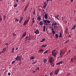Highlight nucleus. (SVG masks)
Wrapping results in <instances>:
<instances>
[{
	"mask_svg": "<svg viewBox=\"0 0 76 76\" xmlns=\"http://www.w3.org/2000/svg\"><path fill=\"white\" fill-rule=\"evenodd\" d=\"M39 68H38V67H37V68L36 69V72H37V70H39Z\"/></svg>",
	"mask_w": 76,
	"mask_h": 76,
	"instance_id": "obj_31",
	"label": "nucleus"
},
{
	"mask_svg": "<svg viewBox=\"0 0 76 76\" xmlns=\"http://www.w3.org/2000/svg\"><path fill=\"white\" fill-rule=\"evenodd\" d=\"M71 61L72 62H73V58H71Z\"/></svg>",
	"mask_w": 76,
	"mask_h": 76,
	"instance_id": "obj_38",
	"label": "nucleus"
},
{
	"mask_svg": "<svg viewBox=\"0 0 76 76\" xmlns=\"http://www.w3.org/2000/svg\"><path fill=\"white\" fill-rule=\"evenodd\" d=\"M57 54H58V52H57V51H56L54 53L52 54V55L53 56H54L55 57H56V55H57Z\"/></svg>",
	"mask_w": 76,
	"mask_h": 76,
	"instance_id": "obj_4",
	"label": "nucleus"
},
{
	"mask_svg": "<svg viewBox=\"0 0 76 76\" xmlns=\"http://www.w3.org/2000/svg\"><path fill=\"white\" fill-rule=\"evenodd\" d=\"M15 60H20V58H19V56H17L16 58H15Z\"/></svg>",
	"mask_w": 76,
	"mask_h": 76,
	"instance_id": "obj_13",
	"label": "nucleus"
},
{
	"mask_svg": "<svg viewBox=\"0 0 76 76\" xmlns=\"http://www.w3.org/2000/svg\"><path fill=\"white\" fill-rule=\"evenodd\" d=\"M42 47H44V45H42Z\"/></svg>",
	"mask_w": 76,
	"mask_h": 76,
	"instance_id": "obj_55",
	"label": "nucleus"
},
{
	"mask_svg": "<svg viewBox=\"0 0 76 76\" xmlns=\"http://www.w3.org/2000/svg\"><path fill=\"white\" fill-rule=\"evenodd\" d=\"M8 76H10V73L9 72L8 73Z\"/></svg>",
	"mask_w": 76,
	"mask_h": 76,
	"instance_id": "obj_45",
	"label": "nucleus"
},
{
	"mask_svg": "<svg viewBox=\"0 0 76 76\" xmlns=\"http://www.w3.org/2000/svg\"><path fill=\"white\" fill-rule=\"evenodd\" d=\"M75 28H76V26L74 25V26L73 27L72 29L73 30V29H75Z\"/></svg>",
	"mask_w": 76,
	"mask_h": 76,
	"instance_id": "obj_25",
	"label": "nucleus"
},
{
	"mask_svg": "<svg viewBox=\"0 0 76 76\" xmlns=\"http://www.w3.org/2000/svg\"><path fill=\"white\" fill-rule=\"evenodd\" d=\"M54 25H56V26H57V22H55V23L54 24Z\"/></svg>",
	"mask_w": 76,
	"mask_h": 76,
	"instance_id": "obj_36",
	"label": "nucleus"
},
{
	"mask_svg": "<svg viewBox=\"0 0 76 76\" xmlns=\"http://www.w3.org/2000/svg\"><path fill=\"white\" fill-rule=\"evenodd\" d=\"M61 19H62V20H64V18L63 17H62V18H61Z\"/></svg>",
	"mask_w": 76,
	"mask_h": 76,
	"instance_id": "obj_52",
	"label": "nucleus"
},
{
	"mask_svg": "<svg viewBox=\"0 0 76 76\" xmlns=\"http://www.w3.org/2000/svg\"><path fill=\"white\" fill-rule=\"evenodd\" d=\"M15 62V61H12V64H13V63H14Z\"/></svg>",
	"mask_w": 76,
	"mask_h": 76,
	"instance_id": "obj_43",
	"label": "nucleus"
},
{
	"mask_svg": "<svg viewBox=\"0 0 76 76\" xmlns=\"http://www.w3.org/2000/svg\"><path fill=\"white\" fill-rule=\"evenodd\" d=\"M52 31H54L53 30V29H54L53 28H52Z\"/></svg>",
	"mask_w": 76,
	"mask_h": 76,
	"instance_id": "obj_61",
	"label": "nucleus"
},
{
	"mask_svg": "<svg viewBox=\"0 0 76 76\" xmlns=\"http://www.w3.org/2000/svg\"><path fill=\"white\" fill-rule=\"evenodd\" d=\"M52 32L53 34H54H54H56V32H55V31H52Z\"/></svg>",
	"mask_w": 76,
	"mask_h": 76,
	"instance_id": "obj_33",
	"label": "nucleus"
},
{
	"mask_svg": "<svg viewBox=\"0 0 76 76\" xmlns=\"http://www.w3.org/2000/svg\"><path fill=\"white\" fill-rule=\"evenodd\" d=\"M14 49H15V48H13L12 49V51H14Z\"/></svg>",
	"mask_w": 76,
	"mask_h": 76,
	"instance_id": "obj_47",
	"label": "nucleus"
},
{
	"mask_svg": "<svg viewBox=\"0 0 76 76\" xmlns=\"http://www.w3.org/2000/svg\"><path fill=\"white\" fill-rule=\"evenodd\" d=\"M44 45V47H47V45Z\"/></svg>",
	"mask_w": 76,
	"mask_h": 76,
	"instance_id": "obj_56",
	"label": "nucleus"
},
{
	"mask_svg": "<svg viewBox=\"0 0 76 76\" xmlns=\"http://www.w3.org/2000/svg\"><path fill=\"white\" fill-rule=\"evenodd\" d=\"M50 66H51L52 67H54L55 65V64H54V63L53 62H51V63H50Z\"/></svg>",
	"mask_w": 76,
	"mask_h": 76,
	"instance_id": "obj_9",
	"label": "nucleus"
},
{
	"mask_svg": "<svg viewBox=\"0 0 76 76\" xmlns=\"http://www.w3.org/2000/svg\"><path fill=\"white\" fill-rule=\"evenodd\" d=\"M53 57H51L49 59V63H51L52 62H53Z\"/></svg>",
	"mask_w": 76,
	"mask_h": 76,
	"instance_id": "obj_7",
	"label": "nucleus"
},
{
	"mask_svg": "<svg viewBox=\"0 0 76 76\" xmlns=\"http://www.w3.org/2000/svg\"><path fill=\"white\" fill-rule=\"evenodd\" d=\"M32 20H34V17H33V18H32Z\"/></svg>",
	"mask_w": 76,
	"mask_h": 76,
	"instance_id": "obj_57",
	"label": "nucleus"
},
{
	"mask_svg": "<svg viewBox=\"0 0 76 76\" xmlns=\"http://www.w3.org/2000/svg\"><path fill=\"white\" fill-rule=\"evenodd\" d=\"M44 51V50L42 49H39V53H43Z\"/></svg>",
	"mask_w": 76,
	"mask_h": 76,
	"instance_id": "obj_8",
	"label": "nucleus"
},
{
	"mask_svg": "<svg viewBox=\"0 0 76 76\" xmlns=\"http://www.w3.org/2000/svg\"><path fill=\"white\" fill-rule=\"evenodd\" d=\"M48 1H53V0H46V1L47 3H48Z\"/></svg>",
	"mask_w": 76,
	"mask_h": 76,
	"instance_id": "obj_37",
	"label": "nucleus"
},
{
	"mask_svg": "<svg viewBox=\"0 0 76 76\" xmlns=\"http://www.w3.org/2000/svg\"><path fill=\"white\" fill-rule=\"evenodd\" d=\"M37 19V20H39V21L41 20V16L39 15Z\"/></svg>",
	"mask_w": 76,
	"mask_h": 76,
	"instance_id": "obj_10",
	"label": "nucleus"
},
{
	"mask_svg": "<svg viewBox=\"0 0 76 76\" xmlns=\"http://www.w3.org/2000/svg\"><path fill=\"white\" fill-rule=\"evenodd\" d=\"M68 32V31H66V34H67V33Z\"/></svg>",
	"mask_w": 76,
	"mask_h": 76,
	"instance_id": "obj_60",
	"label": "nucleus"
},
{
	"mask_svg": "<svg viewBox=\"0 0 76 76\" xmlns=\"http://www.w3.org/2000/svg\"><path fill=\"white\" fill-rule=\"evenodd\" d=\"M71 51V50H69L68 51V53H70V52Z\"/></svg>",
	"mask_w": 76,
	"mask_h": 76,
	"instance_id": "obj_54",
	"label": "nucleus"
},
{
	"mask_svg": "<svg viewBox=\"0 0 76 76\" xmlns=\"http://www.w3.org/2000/svg\"><path fill=\"white\" fill-rule=\"evenodd\" d=\"M0 21H2V18H1V17H0Z\"/></svg>",
	"mask_w": 76,
	"mask_h": 76,
	"instance_id": "obj_35",
	"label": "nucleus"
},
{
	"mask_svg": "<svg viewBox=\"0 0 76 76\" xmlns=\"http://www.w3.org/2000/svg\"><path fill=\"white\" fill-rule=\"evenodd\" d=\"M59 72V69H58L55 70V75H58V73Z\"/></svg>",
	"mask_w": 76,
	"mask_h": 76,
	"instance_id": "obj_5",
	"label": "nucleus"
},
{
	"mask_svg": "<svg viewBox=\"0 0 76 76\" xmlns=\"http://www.w3.org/2000/svg\"><path fill=\"white\" fill-rule=\"evenodd\" d=\"M28 6H26L25 8L24 9V11L25 12V11H26V10H27V9H28Z\"/></svg>",
	"mask_w": 76,
	"mask_h": 76,
	"instance_id": "obj_15",
	"label": "nucleus"
},
{
	"mask_svg": "<svg viewBox=\"0 0 76 76\" xmlns=\"http://www.w3.org/2000/svg\"><path fill=\"white\" fill-rule=\"evenodd\" d=\"M37 62V61H35V62H33L32 64H35V63H36Z\"/></svg>",
	"mask_w": 76,
	"mask_h": 76,
	"instance_id": "obj_48",
	"label": "nucleus"
},
{
	"mask_svg": "<svg viewBox=\"0 0 76 76\" xmlns=\"http://www.w3.org/2000/svg\"><path fill=\"white\" fill-rule=\"evenodd\" d=\"M59 15H56L55 16V18H56L58 20H59V19H58V17H59Z\"/></svg>",
	"mask_w": 76,
	"mask_h": 76,
	"instance_id": "obj_20",
	"label": "nucleus"
},
{
	"mask_svg": "<svg viewBox=\"0 0 76 76\" xmlns=\"http://www.w3.org/2000/svg\"><path fill=\"white\" fill-rule=\"evenodd\" d=\"M48 50H47L45 52H44V54H47V53H48Z\"/></svg>",
	"mask_w": 76,
	"mask_h": 76,
	"instance_id": "obj_27",
	"label": "nucleus"
},
{
	"mask_svg": "<svg viewBox=\"0 0 76 76\" xmlns=\"http://www.w3.org/2000/svg\"><path fill=\"white\" fill-rule=\"evenodd\" d=\"M39 24L40 25H43V22H42V21H41L40 22H39Z\"/></svg>",
	"mask_w": 76,
	"mask_h": 76,
	"instance_id": "obj_19",
	"label": "nucleus"
},
{
	"mask_svg": "<svg viewBox=\"0 0 76 76\" xmlns=\"http://www.w3.org/2000/svg\"><path fill=\"white\" fill-rule=\"evenodd\" d=\"M67 42H67V41H66L65 42V43L66 44V43H67Z\"/></svg>",
	"mask_w": 76,
	"mask_h": 76,
	"instance_id": "obj_63",
	"label": "nucleus"
},
{
	"mask_svg": "<svg viewBox=\"0 0 76 76\" xmlns=\"http://www.w3.org/2000/svg\"><path fill=\"white\" fill-rule=\"evenodd\" d=\"M34 57L33 56H31L30 58V60H32V59H34Z\"/></svg>",
	"mask_w": 76,
	"mask_h": 76,
	"instance_id": "obj_30",
	"label": "nucleus"
},
{
	"mask_svg": "<svg viewBox=\"0 0 76 76\" xmlns=\"http://www.w3.org/2000/svg\"><path fill=\"white\" fill-rule=\"evenodd\" d=\"M50 76H51V75H53V73H52V72H50Z\"/></svg>",
	"mask_w": 76,
	"mask_h": 76,
	"instance_id": "obj_39",
	"label": "nucleus"
},
{
	"mask_svg": "<svg viewBox=\"0 0 76 76\" xmlns=\"http://www.w3.org/2000/svg\"><path fill=\"white\" fill-rule=\"evenodd\" d=\"M8 45V43H7L6 44V45Z\"/></svg>",
	"mask_w": 76,
	"mask_h": 76,
	"instance_id": "obj_62",
	"label": "nucleus"
},
{
	"mask_svg": "<svg viewBox=\"0 0 76 76\" xmlns=\"http://www.w3.org/2000/svg\"><path fill=\"white\" fill-rule=\"evenodd\" d=\"M33 15H35V11H34L33 12Z\"/></svg>",
	"mask_w": 76,
	"mask_h": 76,
	"instance_id": "obj_34",
	"label": "nucleus"
},
{
	"mask_svg": "<svg viewBox=\"0 0 76 76\" xmlns=\"http://www.w3.org/2000/svg\"><path fill=\"white\" fill-rule=\"evenodd\" d=\"M55 37L57 38H58V35L57 34H55Z\"/></svg>",
	"mask_w": 76,
	"mask_h": 76,
	"instance_id": "obj_28",
	"label": "nucleus"
},
{
	"mask_svg": "<svg viewBox=\"0 0 76 76\" xmlns=\"http://www.w3.org/2000/svg\"><path fill=\"white\" fill-rule=\"evenodd\" d=\"M58 64L60 65V62H58L56 64V65H58Z\"/></svg>",
	"mask_w": 76,
	"mask_h": 76,
	"instance_id": "obj_44",
	"label": "nucleus"
},
{
	"mask_svg": "<svg viewBox=\"0 0 76 76\" xmlns=\"http://www.w3.org/2000/svg\"><path fill=\"white\" fill-rule=\"evenodd\" d=\"M32 23H35V21L34 20H32Z\"/></svg>",
	"mask_w": 76,
	"mask_h": 76,
	"instance_id": "obj_49",
	"label": "nucleus"
},
{
	"mask_svg": "<svg viewBox=\"0 0 76 76\" xmlns=\"http://www.w3.org/2000/svg\"><path fill=\"white\" fill-rule=\"evenodd\" d=\"M33 73H35V71H33Z\"/></svg>",
	"mask_w": 76,
	"mask_h": 76,
	"instance_id": "obj_64",
	"label": "nucleus"
},
{
	"mask_svg": "<svg viewBox=\"0 0 76 76\" xmlns=\"http://www.w3.org/2000/svg\"><path fill=\"white\" fill-rule=\"evenodd\" d=\"M18 48H15V50H18Z\"/></svg>",
	"mask_w": 76,
	"mask_h": 76,
	"instance_id": "obj_53",
	"label": "nucleus"
},
{
	"mask_svg": "<svg viewBox=\"0 0 76 76\" xmlns=\"http://www.w3.org/2000/svg\"><path fill=\"white\" fill-rule=\"evenodd\" d=\"M66 32H68V27H67L66 29Z\"/></svg>",
	"mask_w": 76,
	"mask_h": 76,
	"instance_id": "obj_32",
	"label": "nucleus"
},
{
	"mask_svg": "<svg viewBox=\"0 0 76 76\" xmlns=\"http://www.w3.org/2000/svg\"><path fill=\"white\" fill-rule=\"evenodd\" d=\"M14 7H17V6H18V4H15L14 5H13Z\"/></svg>",
	"mask_w": 76,
	"mask_h": 76,
	"instance_id": "obj_26",
	"label": "nucleus"
},
{
	"mask_svg": "<svg viewBox=\"0 0 76 76\" xmlns=\"http://www.w3.org/2000/svg\"><path fill=\"white\" fill-rule=\"evenodd\" d=\"M37 31H35V34H39V30H36Z\"/></svg>",
	"mask_w": 76,
	"mask_h": 76,
	"instance_id": "obj_12",
	"label": "nucleus"
},
{
	"mask_svg": "<svg viewBox=\"0 0 76 76\" xmlns=\"http://www.w3.org/2000/svg\"><path fill=\"white\" fill-rule=\"evenodd\" d=\"M15 22H18L19 21V19H16L15 20Z\"/></svg>",
	"mask_w": 76,
	"mask_h": 76,
	"instance_id": "obj_41",
	"label": "nucleus"
},
{
	"mask_svg": "<svg viewBox=\"0 0 76 76\" xmlns=\"http://www.w3.org/2000/svg\"><path fill=\"white\" fill-rule=\"evenodd\" d=\"M62 51H61L59 53V54L60 56H61L62 55Z\"/></svg>",
	"mask_w": 76,
	"mask_h": 76,
	"instance_id": "obj_29",
	"label": "nucleus"
},
{
	"mask_svg": "<svg viewBox=\"0 0 76 76\" xmlns=\"http://www.w3.org/2000/svg\"><path fill=\"white\" fill-rule=\"evenodd\" d=\"M6 48H4L3 49L2 51L1 52V53H4L6 51Z\"/></svg>",
	"mask_w": 76,
	"mask_h": 76,
	"instance_id": "obj_14",
	"label": "nucleus"
},
{
	"mask_svg": "<svg viewBox=\"0 0 76 76\" xmlns=\"http://www.w3.org/2000/svg\"><path fill=\"white\" fill-rule=\"evenodd\" d=\"M45 41V39H43L42 40H41L40 42H44V41Z\"/></svg>",
	"mask_w": 76,
	"mask_h": 76,
	"instance_id": "obj_23",
	"label": "nucleus"
},
{
	"mask_svg": "<svg viewBox=\"0 0 76 76\" xmlns=\"http://www.w3.org/2000/svg\"><path fill=\"white\" fill-rule=\"evenodd\" d=\"M56 49H54V50L52 51V52L51 53L53 54L54 53L55 51H56Z\"/></svg>",
	"mask_w": 76,
	"mask_h": 76,
	"instance_id": "obj_24",
	"label": "nucleus"
},
{
	"mask_svg": "<svg viewBox=\"0 0 76 76\" xmlns=\"http://www.w3.org/2000/svg\"><path fill=\"white\" fill-rule=\"evenodd\" d=\"M43 22H44V24L45 26H47L48 25V23L50 24V23H51V21H49L47 20H44Z\"/></svg>",
	"mask_w": 76,
	"mask_h": 76,
	"instance_id": "obj_1",
	"label": "nucleus"
},
{
	"mask_svg": "<svg viewBox=\"0 0 76 76\" xmlns=\"http://www.w3.org/2000/svg\"><path fill=\"white\" fill-rule=\"evenodd\" d=\"M24 0H22V2H23V3H24L25 2V1H24Z\"/></svg>",
	"mask_w": 76,
	"mask_h": 76,
	"instance_id": "obj_58",
	"label": "nucleus"
},
{
	"mask_svg": "<svg viewBox=\"0 0 76 76\" xmlns=\"http://www.w3.org/2000/svg\"><path fill=\"white\" fill-rule=\"evenodd\" d=\"M73 0H70V1L71 2V3H73Z\"/></svg>",
	"mask_w": 76,
	"mask_h": 76,
	"instance_id": "obj_50",
	"label": "nucleus"
},
{
	"mask_svg": "<svg viewBox=\"0 0 76 76\" xmlns=\"http://www.w3.org/2000/svg\"><path fill=\"white\" fill-rule=\"evenodd\" d=\"M45 18L46 19H48V14H45L44 16Z\"/></svg>",
	"mask_w": 76,
	"mask_h": 76,
	"instance_id": "obj_11",
	"label": "nucleus"
},
{
	"mask_svg": "<svg viewBox=\"0 0 76 76\" xmlns=\"http://www.w3.org/2000/svg\"><path fill=\"white\" fill-rule=\"evenodd\" d=\"M68 37H71V35H69V36H68Z\"/></svg>",
	"mask_w": 76,
	"mask_h": 76,
	"instance_id": "obj_59",
	"label": "nucleus"
},
{
	"mask_svg": "<svg viewBox=\"0 0 76 76\" xmlns=\"http://www.w3.org/2000/svg\"><path fill=\"white\" fill-rule=\"evenodd\" d=\"M43 61H44V63H46V62L47 61V59L44 58L43 60Z\"/></svg>",
	"mask_w": 76,
	"mask_h": 76,
	"instance_id": "obj_22",
	"label": "nucleus"
},
{
	"mask_svg": "<svg viewBox=\"0 0 76 76\" xmlns=\"http://www.w3.org/2000/svg\"><path fill=\"white\" fill-rule=\"evenodd\" d=\"M62 35H63V34H61V32H60L59 33V38H61V37H62Z\"/></svg>",
	"mask_w": 76,
	"mask_h": 76,
	"instance_id": "obj_17",
	"label": "nucleus"
},
{
	"mask_svg": "<svg viewBox=\"0 0 76 76\" xmlns=\"http://www.w3.org/2000/svg\"><path fill=\"white\" fill-rule=\"evenodd\" d=\"M53 28L54 29H56V26H53Z\"/></svg>",
	"mask_w": 76,
	"mask_h": 76,
	"instance_id": "obj_46",
	"label": "nucleus"
},
{
	"mask_svg": "<svg viewBox=\"0 0 76 76\" xmlns=\"http://www.w3.org/2000/svg\"><path fill=\"white\" fill-rule=\"evenodd\" d=\"M52 26H54V23L53 22L51 25Z\"/></svg>",
	"mask_w": 76,
	"mask_h": 76,
	"instance_id": "obj_42",
	"label": "nucleus"
},
{
	"mask_svg": "<svg viewBox=\"0 0 76 76\" xmlns=\"http://www.w3.org/2000/svg\"><path fill=\"white\" fill-rule=\"evenodd\" d=\"M60 64H63V61H60V62H59Z\"/></svg>",
	"mask_w": 76,
	"mask_h": 76,
	"instance_id": "obj_40",
	"label": "nucleus"
},
{
	"mask_svg": "<svg viewBox=\"0 0 76 76\" xmlns=\"http://www.w3.org/2000/svg\"><path fill=\"white\" fill-rule=\"evenodd\" d=\"M45 26H43V31H44V32H45Z\"/></svg>",
	"mask_w": 76,
	"mask_h": 76,
	"instance_id": "obj_21",
	"label": "nucleus"
},
{
	"mask_svg": "<svg viewBox=\"0 0 76 76\" xmlns=\"http://www.w3.org/2000/svg\"><path fill=\"white\" fill-rule=\"evenodd\" d=\"M29 22V20H26L25 21H24V23H23V25L24 26H25L27 24H28V23Z\"/></svg>",
	"mask_w": 76,
	"mask_h": 76,
	"instance_id": "obj_3",
	"label": "nucleus"
},
{
	"mask_svg": "<svg viewBox=\"0 0 76 76\" xmlns=\"http://www.w3.org/2000/svg\"><path fill=\"white\" fill-rule=\"evenodd\" d=\"M44 6H43V7L44 8H45L47 7V2H45L44 3Z\"/></svg>",
	"mask_w": 76,
	"mask_h": 76,
	"instance_id": "obj_6",
	"label": "nucleus"
},
{
	"mask_svg": "<svg viewBox=\"0 0 76 76\" xmlns=\"http://www.w3.org/2000/svg\"><path fill=\"white\" fill-rule=\"evenodd\" d=\"M13 36H16V34H15V33L13 34Z\"/></svg>",
	"mask_w": 76,
	"mask_h": 76,
	"instance_id": "obj_51",
	"label": "nucleus"
},
{
	"mask_svg": "<svg viewBox=\"0 0 76 76\" xmlns=\"http://www.w3.org/2000/svg\"><path fill=\"white\" fill-rule=\"evenodd\" d=\"M26 32L25 31V33H24V34L22 35V37H25L26 36Z\"/></svg>",
	"mask_w": 76,
	"mask_h": 76,
	"instance_id": "obj_16",
	"label": "nucleus"
},
{
	"mask_svg": "<svg viewBox=\"0 0 76 76\" xmlns=\"http://www.w3.org/2000/svg\"><path fill=\"white\" fill-rule=\"evenodd\" d=\"M23 20V17L20 18V19L19 21V23H21V22H22V21Z\"/></svg>",
	"mask_w": 76,
	"mask_h": 76,
	"instance_id": "obj_18",
	"label": "nucleus"
},
{
	"mask_svg": "<svg viewBox=\"0 0 76 76\" xmlns=\"http://www.w3.org/2000/svg\"><path fill=\"white\" fill-rule=\"evenodd\" d=\"M26 39L27 40H28V41H29V40H31V35H29V36H27L26 37Z\"/></svg>",
	"mask_w": 76,
	"mask_h": 76,
	"instance_id": "obj_2",
	"label": "nucleus"
}]
</instances>
